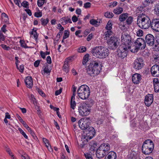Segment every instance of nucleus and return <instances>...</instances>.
I'll use <instances>...</instances> for the list:
<instances>
[{"label": "nucleus", "mask_w": 159, "mask_h": 159, "mask_svg": "<svg viewBox=\"0 0 159 159\" xmlns=\"http://www.w3.org/2000/svg\"><path fill=\"white\" fill-rule=\"evenodd\" d=\"M36 30H34V29H33L32 31L30 32V34L31 35H34L36 34H37Z\"/></svg>", "instance_id": "nucleus-59"}, {"label": "nucleus", "mask_w": 159, "mask_h": 159, "mask_svg": "<svg viewBox=\"0 0 159 159\" xmlns=\"http://www.w3.org/2000/svg\"><path fill=\"white\" fill-rule=\"evenodd\" d=\"M154 144L152 141L147 139L143 143L142 146L143 153L146 155L151 153L154 149Z\"/></svg>", "instance_id": "nucleus-6"}, {"label": "nucleus", "mask_w": 159, "mask_h": 159, "mask_svg": "<svg viewBox=\"0 0 159 159\" xmlns=\"http://www.w3.org/2000/svg\"><path fill=\"white\" fill-rule=\"evenodd\" d=\"M95 134V131L93 127H89L87 129L86 135L84 138L88 141V139H92Z\"/></svg>", "instance_id": "nucleus-11"}, {"label": "nucleus", "mask_w": 159, "mask_h": 159, "mask_svg": "<svg viewBox=\"0 0 159 159\" xmlns=\"http://www.w3.org/2000/svg\"><path fill=\"white\" fill-rule=\"evenodd\" d=\"M43 69L44 73L42 72V75H44L45 73L47 74H49L51 72V70L48 69L47 66L43 67Z\"/></svg>", "instance_id": "nucleus-29"}, {"label": "nucleus", "mask_w": 159, "mask_h": 159, "mask_svg": "<svg viewBox=\"0 0 159 159\" xmlns=\"http://www.w3.org/2000/svg\"><path fill=\"white\" fill-rule=\"evenodd\" d=\"M25 83L28 88H31L33 86V81L31 76L27 77L25 80Z\"/></svg>", "instance_id": "nucleus-21"}, {"label": "nucleus", "mask_w": 159, "mask_h": 159, "mask_svg": "<svg viewBox=\"0 0 159 159\" xmlns=\"http://www.w3.org/2000/svg\"><path fill=\"white\" fill-rule=\"evenodd\" d=\"M154 88L155 91L156 92H158L159 91V83L157 84H153Z\"/></svg>", "instance_id": "nucleus-44"}, {"label": "nucleus", "mask_w": 159, "mask_h": 159, "mask_svg": "<svg viewBox=\"0 0 159 159\" xmlns=\"http://www.w3.org/2000/svg\"><path fill=\"white\" fill-rule=\"evenodd\" d=\"M84 156L86 159H93V157L90 154L86 153L84 154Z\"/></svg>", "instance_id": "nucleus-51"}, {"label": "nucleus", "mask_w": 159, "mask_h": 159, "mask_svg": "<svg viewBox=\"0 0 159 159\" xmlns=\"http://www.w3.org/2000/svg\"><path fill=\"white\" fill-rule=\"evenodd\" d=\"M121 41L122 44L119 48L117 54L119 57L123 59L127 56V52L131 48L130 36L128 33H123L121 36Z\"/></svg>", "instance_id": "nucleus-1"}, {"label": "nucleus", "mask_w": 159, "mask_h": 159, "mask_svg": "<svg viewBox=\"0 0 159 159\" xmlns=\"http://www.w3.org/2000/svg\"><path fill=\"white\" fill-rule=\"evenodd\" d=\"M46 60L48 63L50 64L52 63V60L50 56H48L47 57Z\"/></svg>", "instance_id": "nucleus-56"}, {"label": "nucleus", "mask_w": 159, "mask_h": 159, "mask_svg": "<svg viewBox=\"0 0 159 159\" xmlns=\"http://www.w3.org/2000/svg\"><path fill=\"white\" fill-rule=\"evenodd\" d=\"M93 55L99 58H104L108 55L109 51L107 48L103 46H98L93 48L92 50Z\"/></svg>", "instance_id": "nucleus-3"}, {"label": "nucleus", "mask_w": 159, "mask_h": 159, "mask_svg": "<svg viewBox=\"0 0 159 159\" xmlns=\"http://www.w3.org/2000/svg\"><path fill=\"white\" fill-rule=\"evenodd\" d=\"M101 70L99 63L95 61L90 63L86 69V72L91 76H94L99 74Z\"/></svg>", "instance_id": "nucleus-4"}, {"label": "nucleus", "mask_w": 159, "mask_h": 159, "mask_svg": "<svg viewBox=\"0 0 159 159\" xmlns=\"http://www.w3.org/2000/svg\"><path fill=\"white\" fill-rule=\"evenodd\" d=\"M2 19L5 22H7L8 21V18L7 15L4 13H2Z\"/></svg>", "instance_id": "nucleus-31"}, {"label": "nucleus", "mask_w": 159, "mask_h": 159, "mask_svg": "<svg viewBox=\"0 0 159 159\" xmlns=\"http://www.w3.org/2000/svg\"><path fill=\"white\" fill-rule=\"evenodd\" d=\"M59 21L62 25H65L68 23H71L72 21L69 16H65L61 18Z\"/></svg>", "instance_id": "nucleus-19"}, {"label": "nucleus", "mask_w": 159, "mask_h": 159, "mask_svg": "<svg viewBox=\"0 0 159 159\" xmlns=\"http://www.w3.org/2000/svg\"><path fill=\"white\" fill-rule=\"evenodd\" d=\"M21 157L22 159H30V157L25 154L22 155Z\"/></svg>", "instance_id": "nucleus-52"}, {"label": "nucleus", "mask_w": 159, "mask_h": 159, "mask_svg": "<svg viewBox=\"0 0 159 159\" xmlns=\"http://www.w3.org/2000/svg\"><path fill=\"white\" fill-rule=\"evenodd\" d=\"M91 3L89 2H87L84 4V7L85 8H89L91 7Z\"/></svg>", "instance_id": "nucleus-49"}, {"label": "nucleus", "mask_w": 159, "mask_h": 159, "mask_svg": "<svg viewBox=\"0 0 159 159\" xmlns=\"http://www.w3.org/2000/svg\"><path fill=\"white\" fill-rule=\"evenodd\" d=\"M21 72H23L24 70V66L23 65H20L18 69Z\"/></svg>", "instance_id": "nucleus-54"}, {"label": "nucleus", "mask_w": 159, "mask_h": 159, "mask_svg": "<svg viewBox=\"0 0 159 159\" xmlns=\"http://www.w3.org/2000/svg\"><path fill=\"white\" fill-rule=\"evenodd\" d=\"M57 26L58 27V29L60 30V31L61 32L64 30V28L61 26V25L60 24H58Z\"/></svg>", "instance_id": "nucleus-60"}, {"label": "nucleus", "mask_w": 159, "mask_h": 159, "mask_svg": "<svg viewBox=\"0 0 159 159\" xmlns=\"http://www.w3.org/2000/svg\"><path fill=\"white\" fill-rule=\"evenodd\" d=\"M134 44L135 46L131 47L129 50L133 52H137L139 49H144L146 47V43L144 40L141 38H139L136 40Z\"/></svg>", "instance_id": "nucleus-7"}, {"label": "nucleus", "mask_w": 159, "mask_h": 159, "mask_svg": "<svg viewBox=\"0 0 159 159\" xmlns=\"http://www.w3.org/2000/svg\"><path fill=\"white\" fill-rule=\"evenodd\" d=\"M141 76L138 73H135L133 75L132 77L133 83L136 84H139L141 80Z\"/></svg>", "instance_id": "nucleus-18"}, {"label": "nucleus", "mask_w": 159, "mask_h": 159, "mask_svg": "<svg viewBox=\"0 0 159 159\" xmlns=\"http://www.w3.org/2000/svg\"><path fill=\"white\" fill-rule=\"evenodd\" d=\"M153 100V97L152 94H148L145 96L144 102L148 107L152 103Z\"/></svg>", "instance_id": "nucleus-15"}, {"label": "nucleus", "mask_w": 159, "mask_h": 159, "mask_svg": "<svg viewBox=\"0 0 159 159\" xmlns=\"http://www.w3.org/2000/svg\"><path fill=\"white\" fill-rule=\"evenodd\" d=\"M154 11L155 14L157 16H159V3L155 5Z\"/></svg>", "instance_id": "nucleus-28"}, {"label": "nucleus", "mask_w": 159, "mask_h": 159, "mask_svg": "<svg viewBox=\"0 0 159 159\" xmlns=\"http://www.w3.org/2000/svg\"><path fill=\"white\" fill-rule=\"evenodd\" d=\"M107 42L109 47L112 49L116 48L119 43L118 38L114 36H111L107 39Z\"/></svg>", "instance_id": "nucleus-9"}, {"label": "nucleus", "mask_w": 159, "mask_h": 159, "mask_svg": "<svg viewBox=\"0 0 159 159\" xmlns=\"http://www.w3.org/2000/svg\"><path fill=\"white\" fill-rule=\"evenodd\" d=\"M40 54L41 57L45 59L46 57V55L45 52H43L42 51H41L40 52Z\"/></svg>", "instance_id": "nucleus-62"}, {"label": "nucleus", "mask_w": 159, "mask_h": 159, "mask_svg": "<svg viewBox=\"0 0 159 159\" xmlns=\"http://www.w3.org/2000/svg\"><path fill=\"white\" fill-rule=\"evenodd\" d=\"M75 100V99H71L70 101L71 108L73 109H75L76 105V102Z\"/></svg>", "instance_id": "nucleus-34"}, {"label": "nucleus", "mask_w": 159, "mask_h": 159, "mask_svg": "<svg viewBox=\"0 0 159 159\" xmlns=\"http://www.w3.org/2000/svg\"><path fill=\"white\" fill-rule=\"evenodd\" d=\"M123 11V8L120 7L116 8L113 11L114 13L116 14H120Z\"/></svg>", "instance_id": "nucleus-26"}, {"label": "nucleus", "mask_w": 159, "mask_h": 159, "mask_svg": "<svg viewBox=\"0 0 159 159\" xmlns=\"http://www.w3.org/2000/svg\"><path fill=\"white\" fill-rule=\"evenodd\" d=\"M112 21L109 20L107 24L106 27V29L108 30H111L112 28Z\"/></svg>", "instance_id": "nucleus-30"}, {"label": "nucleus", "mask_w": 159, "mask_h": 159, "mask_svg": "<svg viewBox=\"0 0 159 159\" xmlns=\"http://www.w3.org/2000/svg\"><path fill=\"white\" fill-rule=\"evenodd\" d=\"M42 14L41 12H37L34 14V16L37 17H41L42 16Z\"/></svg>", "instance_id": "nucleus-50"}, {"label": "nucleus", "mask_w": 159, "mask_h": 159, "mask_svg": "<svg viewBox=\"0 0 159 159\" xmlns=\"http://www.w3.org/2000/svg\"><path fill=\"white\" fill-rule=\"evenodd\" d=\"M90 124L89 120L87 118H81L78 122L79 127L82 130H85L88 128L90 127Z\"/></svg>", "instance_id": "nucleus-10"}, {"label": "nucleus", "mask_w": 159, "mask_h": 159, "mask_svg": "<svg viewBox=\"0 0 159 159\" xmlns=\"http://www.w3.org/2000/svg\"><path fill=\"white\" fill-rule=\"evenodd\" d=\"M99 148L106 153H107L110 150V145L108 143H103L101 145Z\"/></svg>", "instance_id": "nucleus-20"}, {"label": "nucleus", "mask_w": 159, "mask_h": 159, "mask_svg": "<svg viewBox=\"0 0 159 159\" xmlns=\"http://www.w3.org/2000/svg\"><path fill=\"white\" fill-rule=\"evenodd\" d=\"M41 24L43 26L46 25L49 21L48 18H46L45 19L44 18H42L41 19Z\"/></svg>", "instance_id": "nucleus-33"}, {"label": "nucleus", "mask_w": 159, "mask_h": 159, "mask_svg": "<svg viewBox=\"0 0 159 159\" xmlns=\"http://www.w3.org/2000/svg\"><path fill=\"white\" fill-rule=\"evenodd\" d=\"M77 92L78 96L83 100L88 98L90 93L89 88L85 85L81 86L78 89Z\"/></svg>", "instance_id": "nucleus-5"}, {"label": "nucleus", "mask_w": 159, "mask_h": 159, "mask_svg": "<svg viewBox=\"0 0 159 159\" xmlns=\"http://www.w3.org/2000/svg\"><path fill=\"white\" fill-rule=\"evenodd\" d=\"M90 23L91 24L94 25L95 26H97L98 25V21L94 19L91 20L90 21Z\"/></svg>", "instance_id": "nucleus-39"}, {"label": "nucleus", "mask_w": 159, "mask_h": 159, "mask_svg": "<svg viewBox=\"0 0 159 159\" xmlns=\"http://www.w3.org/2000/svg\"><path fill=\"white\" fill-rule=\"evenodd\" d=\"M116 153L113 151L109 152L105 156L104 159H116Z\"/></svg>", "instance_id": "nucleus-23"}, {"label": "nucleus", "mask_w": 159, "mask_h": 159, "mask_svg": "<svg viewBox=\"0 0 159 159\" xmlns=\"http://www.w3.org/2000/svg\"><path fill=\"white\" fill-rule=\"evenodd\" d=\"M89 145L90 146V150L92 151L95 150L97 147L96 142L93 141H92L89 143Z\"/></svg>", "instance_id": "nucleus-25"}, {"label": "nucleus", "mask_w": 159, "mask_h": 159, "mask_svg": "<svg viewBox=\"0 0 159 159\" xmlns=\"http://www.w3.org/2000/svg\"><path fill=\"white\" fill-rule=\"evenodd\" d=\"M79 115L82 117L89 115L91 111V107L89 105L85 103L80 104L78 107Z\"/></svg>", "instance_id": "nucleus-8"}, {"label": "nucleus", "mask_w": 159, "mask_h": 159, "mask_svg": "<svg viewBox=\"0 0 159 159\" xmlns=\"http://www.w3.org/2000/svg\"><path fill=\"white\" fill-rule=\"evenodd\" d=\"M38 92L39 93V94L41 96L43 97H44L45 96V94L43 93V92L42 90L38 89Z\"/></svg>", "instance_id": "nucleus-61"}, {"label": "nucleus", "mask_w": 159, "mask_h": 159, "mask_svg": "<svg viewBox=\"0 0 159 159\" xmlns=\"http://www.w3.org/2000/svg\"><path fill=\"white\" fill-rule=\"evenodd\" d=\"M151 28L153 30L159 32V19H153L152 20Z\"/></svg>", "instance_id": "nucleus-16"}, {"label": "nucleus", "mask_w": 159, "mask_h": 159, "mask_svg": "<svg viewBox=\"0 0 159 159\" xmlns=\"http://www.w3.org/2000/svg\"><path fill=\"white\" fill-rule=\"evenodd\" d=\"M146 42L147 44L150 46H152L155 42L154 36L151 34H148L145 37Z\"/></svg>", "instance_id": "nucleus-14"}, {"label": "nucleus", "mask_w": 159, "mask_h": 159, "mask_svg": "<svg viewBox=\"0 0 159 159\" xmlns=\"http://www.w3.org/2000/svg\"><path fill=\"white\" fill-rule=\"evenodd\" d=\"M1 47L4 49L6 50H8L10 48L9 47L7 46L6 45L2 44L1 45Z\"/></svg>", "instance_id": "nucleus-53"}, {"label": "nucleus", "mask_w": 159, "mask_h": 159, "mask_svg": "<svg viewBox=\"0 0 159 159\" xmlns=\"http://www.w3.org/2000/svg\"><path fill=\"white\" fill-rule=\"evenodd\" d=\"M46 3V0H38L37 5L39 7H41L44 3Z\"/></svg>", "instance_id": "nucleus-32"}, {"label": "nucleus", "mask_w": 159, "mask_h": 159, "mask_svg": "<svg viewBox=\"0 0 159 159\" xmlns=\"http://www.w3.org/2000/svg\"><path fill=\"white\" fill-rule=\"evenodd\" d=\"M72 58H67L64 61V65L63 66V70L67 73L69 71V64L71 62Z\"/></svg>", "instance_id": "nucleus-17"}, {"label": "nucleus", "mask_w": 159, "mask_h": 159, "mask_svg": "<svg viewBox=\"0 0 159 159\" xmlns=\"http://www.w3.org/2000/svg\"><path fill=\"white\" fill-rule=\"evenodd\" d=\"M129 16L127 13H124L121 14L119 17V20L121 22L123 21L126 19Z\"/></svg>", "instance_id": "nucleus-24"}, {"label": "nucleus", "mask_w": 159, "mask_h": 159, "mask_svg": "<svg viewBox=\"0 0 159 159\" xmlns=\"http://www.w3.org/2000/svg\"><path fill=\"white\" fill-rule=\"evenodd\" d=\"M86 51V48L84 46L80 47L78 50V52L80 53L84 52Z\"/></svg>", "instance_id": "nucleus-43"}, {"label": "nucleus", "mask_w": 159, "mask_h": 159, "mask_svg": "<svg viewBox=\"0 0 159 159\" xmlns=\"http://www.w3.org/2000/svg\"><path fill=\"white\" fill-rule=\"evenodd\" d=\"M143 66V60L142 58H140L135 60L133 64L134 68L137 70L141 69Z\"/></svg>", "instance_id": "nucleus-12"}, {"label": "nucleus", "mask_w": 159, "mask_h": 159, "mask_svg": "<svg viewBox=\"0 0 159 159\" xmlns=\"http://www.w3.org/2000/svg\"><path fill=\"white\" fill-rule=\"evenodd\" d=\"M6 151L11 156H13V154L11 152L10 149L9 148H7L6 150Z\"/></svg>", "instance_id": "nucleus-58"}, {"label": "nucleus", "mask_w": 159, "mask_h": 159, "mask_svg": "<svg viewBox=\"0 0 159 159\" xmlns=\"http://www.w3.org/2000/svg\"><path fill=\"white\" fill-rule=\"evenodd\" d=\"M29 98L31 101L33 102V103L35 105L37 104V102L34 95L31 94Z\"/></svg>", "instance_id": "nucleus-37"}, {"label": "nucleus", "mask_w": 159, "mask_h": 159, "mask_svg": "<svg viewBox=\"0 0 159 159\" xmlns=\"http://www.w3.org/2000/svg\"><path fill=\"white\" fill-rule=\"evenodd\" d=\"M72 19L73 22H76L78 20V18L75 15L72 16Z\"/></svg>", "instance_id": "nucleus-64"}, {"label": "nucleus", "mask_w": 159, "mask_h": 159, "mask_svg": "<svg viewBox=\"0 0 159 159\" xmlns=\"http://www.w3.org/2000/svg\"><path fill=\"white\" fill-rule=\"evenodd\" d=\"M69 32L68 31L65 30L64 31L63 39H65L68 38L69 36Z\"/></svg>", "instance_id": "nucleus-40"}, {"label": "nucleus", "mask_w": 159, "mask_h": 159, "mask_svg": "<svg viewBox=\"0 0 159 159\" xmlns=\"http://www.w3.org/2000/svg\"><path fill=\"white\" fill-rule=\"evenodd\" d=\"M43 141L46 147L48 148V145H49V144L48 142V140L46 138H43Z\"/></svg>", "instance_id": "nucleus-47"}, {"label": "nucleus", "mask_w": 159, "mask_h": 159, "mask_svg": "<svg viewBox=\"0 0 159 159\" xmlns=\"http://www.w3.org/2000/svg\"><path fill=\"white\" fill-rule=\"evenodd\" d=\"M137 22L140 28L144 29H148L151 26L152 23L149 17L143 13L138 16Z\"/></svg>", "instance_id": "nucleus-2"}, {"label": "nucleus", "mask_w": 159, "mask_h": 159, "mask_svg": "<svg viewBox=\"0 0 159 159\" xmlns=\"http://www.w3.org/2000/svg\"><path fill=\"white\" fill-rule=\"evenodd\" d=\"M62 92V89H60L58 90H57L55 92V95L56 96L60 94Z\"/></svg>", "instance_id": "nucleus-63"}, {"label": "nucleus", "mask_w": 159, "mask_h": 159, "mask_svg": "<svg viewBox=\"0 0 159 159\" xmlns=\"http://www.w3.org/2000/svg\"><path fill=\"white\" fill-rule=\"evenodd\" d=\"M133 21V17L131 16H128L126 19V23L128 25H130L131 24Z\"/></svg>", "instance_id": "nucleus-35"}, {"label": "nucleus", "mask_w": 159, "mask_h": 159, "mask_svg": "<svg viewBox=\"0 0 159 159\" xmlns=\"http://www.w3.org/2000/svg\"><path fill=\"white\" fill-rule=\"evenodd\" d=\"M153 2L152 0H144L143 3L145 6L148 5L150 3H152Z\"/></svg>", "instance_id": "nucleus-42"}, {"label": "nucleus", "mask_w": 159, "mask_h": 159, "mask_svg": "<svg viewBox=\"0 0 159 159\" xmlns=\"http://www.w3.org/2000/svg\"><path fill=\"white\" fill-rule=\"evenodd\" d=\"M89 55L88 54H86L85 55L83 58V63L86 64L88 61L89 59Z\"/></svg>", "instance_id": "nucleus-38"}, {"label": "nucleus", "mask_w": 159, "mask_h": 159, "mask_svg": "<svg viewBox=\"0 0 159 159\" xmlns=\"http://www.w3.org/2000/svg\"><path fill=\"white\" fill-rule=\"evenodd\" d=\"M137 35L138 36L141 37L143 35V31L140 30H138L136 32Z\"/></svg>", "instance_id": "nucleus-46"}, {"label": "nucleus", "mask_w": 159, "mask_h": 159, "mask_svg": "<svg viewBox=\"0 0 159 159\" xmlns=\"http://www.w3.org/2000/svg\"><path fill=\"white\" fill-rule=\"evenodd\" d=\"M18 130L20 134H21L25 139H28V137L26 135L25 132L20 128H19Z\"/></svg>", "instance_id": "nucleus-45"}, {"label": "nucleus", "mask_w": 159, "mask_h": 159, "mask_svg": "<svg viewBox=\"0 0 159 159\" xmlns=\"http://www.w3.org/2000/svg\"><path fill=\"white\" fill-rule=\"evenodd\" d=\"M40 63V61L38 60L35 61L34 63V66L35 67H37L39 66Z\"/></svg>", "instance_id": "nucleus-57"}, {"label": "nucleus", "mask_w": 159, "mask_h": 159, "mask_svg": "<svg viewBox=\"0 0 159 159\" xmlns=\"http://www.w3.org/2000/svg\"><path fill=\"white\" fill-rule=\"evenodd\" d=\"M105 16L107 18H111L113 16V14L111 12H107L104 14Z\"/></svg>", "instance_id": "nucleus-36"}, {"label": "nucleus", "mask_w": 159, "mask_h": 159, "mask_svg": "<svg viewBox=\"0 0 159 159\" xmlns=\"http://www.w3.org/2000/svg\"><path fill=\"white\" fill-rule=\"evenodd\" d=\"M151 74L154 77L159 76V66L157 65H155L151 68Z\"/></svg>", "instance_id": "nucleus-13"}, {"label": "nucleus", "mask_w": 159, "mask_h": 159, "mask_svg": "<svg viewBox=\"0 0 159 159\" xmlns=\"http://www.w3.org/2000/svg\"><path fill=\"white\" fill-rule=\"evenodd\" d=\"M112 31L111 30H108L105 33V37H104L107 40L108 39L110 38V37L112 35Z\"/></svg>", "instance_id": "nucleus-27"}, {"label": "nucleus", "mask_w": 159, "mask_h": 159, "mask_svg": "<svg viewBox=\"0 0 159 159\" xmlns=\"http://www.w3.org/2000/svg\"><path fill=\"white\" fill-rule=\"evenodd\" d=\"M93 35L92 34H90L88 36L87 38V40L89 41H90L93 38Z\"/></svg>", "instance_id": "nucleus-55"}, {"label": "nucleus", "mask_w": 159, "mask_h": 159, "mask_svg": "<svg viewBox=\"0 0 159 159\" xmlns=\"http://www.w3.org/2000/svg\"><path fill=\"white\" fill-rule=\"evenodd\" d=\"M21 6L25 8H27L29 6L28 3L26 1H24L22 3Z\"/></svg>", "instance_id": "nucleus-48"}, {"label": "nucleus", "mask_w": 159, "mask_h": 159, "mask_svg": "<svg viewBox=\"0 0 159 159\" xmlns=\"http://www.w3.org/2000/svg\"><path fill=\"white\" fill-rule=\"evenodd\" d=\"M19 42L20 43L21 46L22 47L25 48H28V46H27L26 44L25 43L24 41L22 40H20Z\"/></svg>", "instance_id": "nucleus-41"}, {"label": "nucleus", "mask_w": 159, "mask_h": 159, "mask_svg": "<svg viewBox=\"0 0 159 159\" xmlns=\"http://www.w3.org/2000/svg\"><path fill=\"white\" fill-rule=\"evenodd\" d=\"M106 153L102 149L99 148L97 149L96 152V156L98 158H101L105 156L106 154Z\"/></svg>", "instance_id": "nucleus-22"}]
</instances>
